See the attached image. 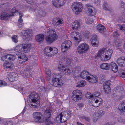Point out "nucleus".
Here are the masks:
<instances>
[{
  "instance_id": "c03bdc74",
  "label": "nucleus",
  "mask_w": 125,
  "mask_h": 125,
  "mask_svg": "<svg viewBox=\"0 0 125 125\" xmlns=\"http://www.w3.org/2000/svg\"><path fill=\"white\" fill-rule=\"evenodd\" d=\"M93 22L92 19L89 17H87L85 19V22L88 24L92 23Z\"/></svg>"
},
{
  "instance_id": "2f4dec72",
  "label": "nucleus",
  "mask_w": 125,
  "mask_h": 125,
  "mask_svg": "<svg viewBox=\"0 0 125 125\" xmlns=\"http://www.w3.org/2000/svg\"><path fill=\"white\" fill-rule=\"evenodd\" d=\"M33 71L31 69H28L27 70L25 71L24 70V72L21 71L20 73L21 75H23L24 73H25V75L28 77H29L30 76H31L32 75V72Z\"/></svg>"
},
{
  "instance_id": "052dcab7",
  "label": "nucleus",
  "mask_w": 125,
  "mask_h": 125,
  "mask_svg": "<svg viewBox=\"0 0 125 125\" xmlns=\"http://www.w3.org/2000/svg\"><path fill=\"white\" fill-rule=\"evenodd\" d=\"M113 35L114 37H117L119 36V34L118 33L117 31H115L113 32Z\"/></svg>"
},
{
  "instance_id": "a19ab883",
  "label": "nucleus",
  "mask_w": 125,
  "mask_h": 125,
  "mask_svg": "<svg viewBox=\"0 0 125 125\" xmlns=\"http://www.w3.org/2000/svg\"><path fill=\"white\" fill-rule=\"evenodd\" d=\"M7 59L10 61H13L15 59V57L14 55L10 54H7Z\"/></svg>"
},
{
  "instance_id": "393cba45",
  "label": "nucleus",
  "mask_w": 125,
  "mask_h": 125,
  "mask_svg": "<svg viewBox=\"0 0 125 125\" xmlns=\"http://www.w3.org/2000/svg\"><path fill=\"white\" fill-rule=\"evenodd\" d=\"M62 115L63 119L62 122H65L67 119L70 118L71 115V113L69 111H65L61 113Z\"/></svg>"
},
{
  "instance_id": "0eeeda50",
  "label": "nucleus",
  "mask_w": 125,
  "mask_h": 125,
  "mask_svg": "<svg viewBox=\"0 0 125 125\" xmlns=\"http://www.w3.org/2000/svg\"><path fill=\"white\" fill-rule=\"evenodd\" d=\"M72 94L71 99L75 102L80 100L82 98L83 94L82 92L79 90L77 89L73 91Z\"/></svg>"
},
{
  "instance_id": "a18cd8bd",
  "label": "nucleus",
  "mask_w": 125,
  "mask_h": 125,
  "mask_svg": "<svg viewBox=\"0 0 125 125\" xmlns=\"http://www.w3.org/2000/svg\"><path fill=\"white\" fill-rule=\"evenodd\" d=\"M72 72L71 70L69 69H65L63 71V73L65 75H68L70 74Z\"/></svg>"
},
{
  "instance_id": "7c9ffc66",
  "label": "nucleus",
  "mask_w": 125,
  "mask_h": 125,
  "mask_svg": "<svg viewBox=\"0 0 125 125\" xmlns=\"http://www.w3.org/2000/svg\"><path fill=\"white\" fill-rule=\"evenodd\" d=\"M63 23V21L61 19L59 18H54L53 19L52 23L55 26L62 24Z\"/></svg>"
},
{
  "instance_id": "f257e3e1",
  "label": "nucleus",
  "mask_w": 125,
  "mask_h": 125,
  "mask_svg": "<svg viewBox=\"0 0 125 125\" xmlns=\"http://www.w3.org/2000/svg\"><path fill=\"white\" fill-rule=\"evenodd\" d=\"M31 48V44L25 43L19 45L15 48H13L11 50L13 52L16 53L17 55H19L18 57L19 62L22 63L28 60L26 55L22 52L28 53L30 51Z\"/></svg>"
},
{
  "instance_id": "3c124183",
  "label": "nucleus",
  "mask_w": 125,
  "mask_h": 125,
  "mask_svg": "<svg viewBox=\"0 0 125 125\" xmlns=\"http://www.w3.org/2000/svg\"><path fill=\"white\" fill-rule=\"evenodd\" d=\"M83 34L85 37L87 38L89 37L91 35L89 31H86L83 32Z\"/></svg>"
},
{
  "instance_id": "de8ad7c7",
  "label": "nucleus",
  "mask_w": 125,
  "mask_h": 125,
  "mask_svg": "<svg viewBox=\"0 0 125 125\" xmlns=\"http://www.w3.org/2000/svg\"><path fill=\"white\" fill-rule=\"evenodd\" d=\"M13 42L17 43L18 42V37L16 35H14L11 38Z\"/></svg>"
},
{
  "instance_id": "bb28decb",
  "label": "nucleus",
  "mask_w": 125,
  "mask_h": 125,
  "mask_svg": "<svg viewBox=\"0 0 125 125\" xmlns=\"http://www.w3.org/2000/svg\"><path fill=\"white\" fill-rule=\"evenodd\" d=\"M52 47L49 46L46 47L44 50V54L48 57L52 56V55L50 52L52 51Z\"/></svg>"
},
{
  "instance_id": "1a4fd4ad",
  "label": "nucleus",
  "mask_w": 125,
  "mask_h": 125,
  "mask_svg": "<svg viewBox=\"0 0 125 125\" xmlns=\"http://www.w3.org/2000/svg\"><path fill=\"white\" fill-rule=\"evenodd\" d=\"M72 45V42L70 41H66L64 42L61 46L62 52H66L70 49Z\"/></svg>"
},
{
  "instance_id": "c9c22d12",
  "label": "nucleus",
  "mask_w": 125,
  "mask_h": 125,
  "mask_svg": "<svg viewBox=\"0 0 125 125\" xmlns=\"http://www.w3.org/2000/svg\"><path fill=\"white\" fill-rule=\"evenodd\" d=\"M44 38L43 34H39L37 35L35 37L36 41L39 42L42 41Z\"/></svg>"
},
{
  "instance_id": "39448f33",
  "label": "nucleus",
  "mask_w": 125,
  "mask_h": 125,
  "mask_svg": "<svg viewBox=\"0 0 125 125\" xmlns=\"http://www.w3.org/2000/svg\"><path fill=\"white\" fill-rule=\"evenodd\" d=\"M71 7L73 12L76 15L79 14L82 12L83 9L82 3L77 1L73 3Z\"/></svg>"
},
{
  "instance_id": "cd10ccee",
  "label": "nucleus",
  "mask_w": 125,
  "mask_h": 125,
  "mask_svg": "<svg viewBox=\"0 0 125 125\" xmlns=\"http://www.w3.org/2000/svg\"><path fill=\"white\" fill-rule=\"evenodd\" d=\"M111 69L114 73H116L118 70V67L116 64L114 62H111L110 64Z\"/></svg>"
},
{
  "instance_id": "c756f323",
  "label": "nucleus",
  "mask_w": 125,
  "mask_h": 125,
  "mask_svg": "<svg viewBox=\"0 0 125 125\" xmlns=\"http://www.w3.org/2000/svg\"><path fill=\"white\" fill-rule=\"evenodd\" d=\"M86 82L85 80H81L78 81L76 83V87H83L86 84Z\"/></svg>"
},
{
  "instance_id": "e433bc0d",
  "label": "nucleus",
  "mask_w": 125,
  "mask_h": 125,
  "mask_svg": "<svg viewBox=\"0 0 125 125\" xmlns=\"http://www.w3.org/2000/svg\"><path fill=\"white\" fill-rule=\"evenodd\" d=\"M121 104L124 106L122 107H119V110L121 113L124 114V113H125V100L122 101L121 103Z\"/></svg>"
},
{
  "instance_id": "f704fd0d",
  "label": "nucleus",
  "mask_w": 125,
  "mask_h": 125,
  "mask_svg": "<svg viewBox=\"0 0 125 125\" xmlns=\"http://www.w3.org/2000/svg\"><path fill=\"white\" fill-rule=\"evenodd\" d=\"M62 114L61 113L58 115L55 119V121L57 123H63L64 122H62L63 119L62 118Z\"/></svg>"
},
{
  "instance_id": "680f3d73",
  "label": "nucleus",
  "mask_w": 125,
  "mask_h": 125,
  "mask_svg": "<svg viewBox=\"0 0 125 125\" xmlns=\"http://www.w3.org/2000/svg\"><path fill=\"white\" fill-rule=\"evenodd\" d=\"M28 3L30 4H33L34 2L33 0H25Z\"/></svg>"
},
{
  "instance_id": "f03ea898",
  "label": "nucleus",
  "mask_w": 125,
  "mask_h": 125,
  "mask_svg": "<svg viewBox=\"0 0 125 125\" xmlns=\"http://www.w3.org/2000/svg\"><path fill=\"white\" fill-rule=\"evenodd\" d=\"M113 52L111 49L105 50L104 48L99 50L95 55V57H100V60L102 61H106L110 59Z\"/></svg>"
},
{
  "instance_id": "f3484780",
  "label": "nucleus",
  "mask_w": 125,
  "mask_h": 125,
  "mask_svg": "<svg viewBox=\"0 0 125 125\" xmlns=\"http://www.w3.org/2000/svg\"><path fill=\"white\" fill-rule=\"evenodd\" d=\"M65 3V0H55L52 1L53 5L57 8H60L63 6Z\"/></svg>"
},
{
  "instance_id": "603ef678",
  "label": "nucleus",
  "mask_w": 125,
  "mask_h": 125,
  "mask_svg": "<svg viewBox=\"0 0 125 125\" xmlns=\"http://www.w3.org/2000/svg\"><path fill=\"white\" fill-rule=\"evenodd\" d=\"M86 97L87 98H90L93 97V95L90 93H88L86 94Z\"/></svg>"
},
{
  "instance_id": "4468645a",
  "label": "nucleus",
  "mask_w": 125,
  "mask_h": 125,
  "mask_svg": "<svg viewBox=\"0 0 125 125\" xmlns=\"http://www.w3.org/2000/svg\"><path fill=\"white\" fill-rule=\"evenodd\" d=\"M85 6L87 9V12L89 16H92L95 15L96 11L93 7L89 4H86Z\"/></svg>"
},
{
  "instance_id": "864d4df0",
  "label": "nucleus",
  "mask_w": 125,
  "mask_h": 125,
  "mask_svg": "<svg viewBox=\"0 0 125 125\" xmlns=\"http://www.w3.org/2000/svg\"><path fill=\"white\" fill-rule=\"evenodd\" d=\"M19 15V19L18 22L19 23H21L23 22V20L21 18L23 16L22 14L20 13H18Z\"/></svg>"
},
{
  "instance_id": "6e6d98bb",
  "label": "nucleus",
  "mask_w": 125,
  "mask_h": 125,
  "mask_svg": "<svg viewBox=\"0 0 125 125\" xmlns=\"http://www.w3.org/2000/svg\"><path fill=\"white\" fill-rule=\"evenodd\" d=\"M6 84V83L4 81L0 80V86H5Z\"/></svg>"
},
{
  "instance_id": "58836bf2",
  "label": "nucleus",
  "mask_w": 125,
  "mask_h": 125,
  "mask_svg": "<svg viewBox=\"0 0 125 125\" xmlns=\"http://www.w3.org/2000/svg\"><path fill=\"white\" fill-rule=\"evenodd\" d=\"M64 60L66 61V63L68 64H70L72 62V59L67 56H64Z\"/></svg>"
},
{
  "instance_id": "20e7f679",
  "label": "nucleus",
  "mask_w": 125,
  "mask_h": 125,
  "mask_svg": "<svg viewBox=\"0 0 125 125\" xmlns=\"http://www.w3.org/2000/svg\"><path fill=\"white\" fill-rule=\"evenodd\" d=\"M46 36L45 40L47 42L51 43L57 40L58 37L57 35L56 34V32L53 30L47 29L45 32Z\"/></svg>"
},
{
  "instance_id": "bf43d9fd",
  "label": "nucleus",
  "mask_w": 125,
  "mask_h": 125,
  "mask_svg": "<svg viewBox=\"0 0 125 125\" xmlns=\"http://www.w3.org/2000/svg\"><path fill=\"white\" fill-rule=\"evenodd\" d=\"M99 117L98 116L96 115V116H94V114L93 115V121L94 122H96L98 120Z\"/></svg>"
},
{
  "instance_id": "37998d69",
  "label": "nucleus",
  "mask_w": 125,
  "mask_h": 125,
  "mask_svg": "<svg viewBox=\"0 0 125 125\" xmlns=\"http://www.w3.org/2000/svg\"><path fill=\"white\" fill-rule=\"evenodd\" d=\"M46 74L48 80H49L50 79L51 76V71L48 69H47L46 71Z\"/></svg>"
},
{
  "instance_id": "7ed1b4c3",
  "label": "nucleus",
  "mask_w": 125,
  "mask_h": 125,
  "mask_svg": "<svg viewBox=\"0 0 125 125\" xmlns=\"http://www.w3.org/2000/svg\"><path fill=\"white\" fill-rule=\"evenodd\" d=\"M18 13V11L16 10L15 7H13L12 9L6 10L0 14V19L1 20H6L10 17L13 16Z\"/></svg>"
},
{
  "instance_id": "79ce46f5",
  "label": "nucleus",
  "mask_w": 125,
  "mask_h": 125,
  "mask_svg": "<svg viewBox=\"0 0 125 125\" xmlns=\"http://www.w3.org/2000/svg\"><path fill=\"white\" fill-rule=\"evenodd\" d=\"M57 68L59 71H61L63 73L64 70L65 69L64 66L60 64L58 65Z\"/></svg>"
},
{
  "instance_id": "49530a36",
  "label": "nucleus",
  "mask_w": 125,
  "mask_h": 125,
  "mask_svg": "<svg viewBox=\"0 0 125 125\" xmlns=\"http://www.w3.org/2000/svg\"><path fill=\"white\" fill-rule=\"evenodd\" d=\"M104 112L102 111H100L98 113H95L94 114V116H95L96 115L98 116L99 117L102 116L104 114Z\"/></svg>"
},
{
  "instance_id": "69168bd1",
  "label": "nucleus",
  "mask_w": 125,
  "mask_h": 125,
  "mask_svg": "<svg viewBox=\"0 0 125 125\" xmlns=\"http://www.w3.org/2000/svg\"><path fill=\"white\" fill-rule=\"evenodd\" d=\"M78 105L80 107H82L83 105V104L82 103L78 104Z\"/></svg>"
},
{
  "instance_id": "2eb2a0df",
  "label": "nucleus",
  "mask_w": 125,
  "mask_h": 125,
  "mask_svg": "<svg viewBox=\"0 0 125 125\" xmlns=\"http://www.w3.org/2000/svg\"><path fill=\"white\" fill-rule=\"evenodd\" d=\"M51 84L54 86H62L63 85V82L59 78L55 77L52 80Z\"/></svg>"
},
{
  "instance_id": "5fc2aeb1",
  "label": "nucleus",
  "mask_w": 125,
  "mask_h": 125,
  "mask_svg": "<svg viewBox=\"0 0 125 125\" xmlns=\"http://www.w3.org/2000/svg\"><path fill=\"white\" fill-rule=\"evenodd\" d=\"M119 29L123 31H125V25H121L119 26Z\"/></svg>"
},
{
  "instance_id": "e2e57ef3",
  "label": "nucleus",
  "mask_w": 125,
  "mask_h": 125,
  "mask_svg": "<svg viewBox=\"0 0 125 125\" xmlns=\"http://www.w3.org/2000/svg\"><path fill=\"white\" fill-rule=\"evenodd\" d=\"M7 54L6 55L3 56L1 58V60L3 61H5L7 59Z\"/></svg>"
},
{
  "instance_id": "774afa93",
  "label": "nucleus",
  "mask_w": 125,
  "mask_h": 125,
  "mask_svg": "<svg viewBox=\"0 0 125 125\" xmlns=\"http://www.w3.org/2000/svg\"><path fill=\"white\" fill-rule=\"evenodd\" d=\"M4 125H12V124L11 122H9L7 124H6Z\"/></svg>"
},
{
  "instance_id": "9d476101",
  "label": "nucleus",
  "mask_w": 125,
  "mask_h": 125,
  "mask_svg": "<svg viewBox=\"0 0 125 125\" xmlns=\"http://www.w3.org/2000/svg\"><path fill=\"white\" fill-rule=\"evenodd\" d=\"M89 49L88 44L85 43L80 44L77 48V51L79 54H82L87 51Z\"/></svg>"
},
{
  "instance_id": "a878e982",
  "label": "nucleus",
  "mask_w": 125,
  "mask_h": 125,
  "mask_svg": "<svg viewBox=\"0 0 125 125\" xmlns=\"http://www.w3.org/2000/svg\"><path fill=\"white\" fill-rule=\"evenodd\" d=\"M13 66V64L9 62H4L3 65V69L6 70L11 69Z\"/></svg>"
},
{
  "instance_id": "f8f14e48",
  "label": "nucleus",
  "mask_w": 125,
  "mask_h": 125,
  "mask_svg": "<svg viewBox=\"0 0 125 125\" xmlns=\"http://www.w3.org/2000/svg\"><path fill=\"white\" fill-rule=\"evenodd\" d=\"M42 113L39 112H35L33 113V116L35 122L40 123H42L45 121L44 119L42 118Z\"/></svg>"
},
{
  "instance_id": "dca6fc26",
  "label": "nucleus",
  "mask_w": 125,
  "mask_h": 125,
  "mask_svg": "<svg viewBox=\"0 0 125 125\" xmlns=\"http://www.w3.org/2000/svg\"><path fill=\"white\" fill-rule=\"evenodd\" d=\"M33 31L31 29H29L26 31H24L21 34L22 38L24 39L32 36L33 33Z\"/></svg>"
},
{
  "instance_id": "13d9d810",
  "label": "nucleus",
  "mask_w": 125,
  "mask_h": 125,
  "mask_svg": "<svg viewBox=\"0 0 125 125\" xmlns=\"http://www.w3.org/2000/svg\"><path fill=\"white\" fill-rule=\"evenodd\" d=\"M100 93L99 92H95L93 95V98L95 97H97L99 96L100 95Z\"/></svg>"
},
{
  "instance_id": "6e6552de",
  "label": "nucleus",
  "mask_w": 125,
  "mask_h": 125,
  "mask_svg": "<svg viewBox=\"0 0 125 125\" xmlns=\"http://www.w3.org/2000/svg\"><path fill=\"white\" fill-rule=\"evenodd\" d=\"M102 102V99L99 97H95L90 100L89 103L90 105L95 107H97L101 105Z\"/></svg>"
},
{
  "instance_id": "473e14b6",
  "label": "nucleus",
  "mask_w": 125,
  "mask_h": 125,
  "mask_svg": "<svg viewBox=\"0 0 125 125\" xmlns=\"http://www.w3.org/2000/svg\"><path fill=\"white\" fill-rule=\"evenodd\" d=\"M100 68L102 69L106 70H108L110 69V64L108 63H103L100 64Z\"/></svg>"
},
{
  "instance_id": "423d86ee",
  "label": "nucleus",
  "mask_w": 125,
  "mask_h": 125,
  "mask_svg": "<svg viewBox=\"0 0 125 125\" xmlns=\"http://www.w3.org/2000/svg\"><path fill=\"white\" fill-rule=\"evenodd\" d=\"M32 103L31 105L35 108L40 103V98L38 94L35 92H32L30 95Z\"/></svg>"
},
{
  "instance_id": "0e129e2a",
  "label": "nucleus",
  "mask_w": 125,
  "mask_h": 125,
  "mask_svg": "<svg viewBox=\"0 0 125 125\" xmlns=\"http://www.w3.org/2000/svg\"><path fill=\"white\" fill-rule=\"evenodd\" d=\"M93 1L96 4L98 5L100 4V1L99 0H97L96 1V0H93Z\"/></svg>"
},
{
  "instance_id": "6ab92c4d",
  "label": "nucleus",
  "mask_w": 125,
  "mask_h": 125,
  "mask_svg": "<svg viewBox=\"0 0 125 125\" xmlns=\"http://www.w3.org/2000/svg\"><path fill=\"white\" fill-rule=\"evenodd\" d=\"M7 75V77L9 80L10 81H14L18 79L17 74L16 73H11L8 74Z\"/></svg>"
},
{
  "instance_id": "b1692460",
  "label": "nucleus",
  "mask_w": 125,
  "mask_h": 125,
  "mask_svg": "<svg viewBox=\"0 0 125 125\" xmlns=\"http://www.w3.org/2000/svg\"><path fill=\"white\" fill-rule=\"evenodd\" d=\"M104 91L106 93L109 94L110 93V88L109 81L105 82L103 85Z\"/></svg>"
},
{
  "instance_id": "9b49d317",
  "label": "nucleus",
  "mask_w": 125,
  "mask_h": 125,
  "mask_svg": "<svg viewBox=\"0 0 125 125\" xmlns=\"http://www.w3.org/2000/svg\"><path fill=\"white\" fill-rule=\"evenodd\" d=\"M70 36L76 43L78 44L81 40V34L77 31H73L71 32Z\"/></svg>"
},
{
  "instance_id": "ddd939ff",
  "label": "nucleus",
  "mask_w": 125,
  "mask_h": 125,
  "mask_svg": "<svg viewBox=\"0 0 125 125\" xmlns=\"http://www.w3.org/2000/svg\"><path fill=\"white\" fill-rule=\"evenodd\" d=\"M51 110L48 109L45 110L44 112V115L45 118L44 122L46 125H49L51 123L49 119L51 115Z\"/></svg>"
},
{
  "instance_id": "09e8293b",
  "label": "nucleus",
  "mask_w": 125,
  "mask_h": 125,
  "mask_svg": "<svg viewBox=\"0 0 125 125\" xmlns=\"http://www.w3.org/2000/svg\"><path fill=\"white\" fill-rule=\"evenodd\" d=\"M119 8L121 9L122 10H124L125 12V4L124 2H122L119 4Z\"/></svg>"
},
{
  "instance_id": "8fccbe9b",
  "label": "nucleus",
  "mask_w": 125,
  "mask_h": 125,
  "mask_svg": "<svg viewBox=\"0 0 125 125\" xmlns=\"http://www.w3.org/2000/svg\"><path fill=\"white\" fill-rule=\"evenodd\" d=\"M52 56L54 54H57L58 52V50L57 49L56 47H52Z\"/></svg>"
},
{
  "instance_id": "4c0bfd02",
  "label": "nucleus",
  "mask_w": 125,
  "mask_h": 125,
  "mask_svg": "<svg viewBox=\"0 0 125 125\" xmlns=\"http://www.w3.org/2000/svg\"><path fill=\"white\" fill-rule=\"evenodd\" d=\"M81 67L79 66H77L73 69L72 72L73 73L77 74L81 71Z\"/></svg>"
},
{
  "instance_id": "5701e85b",
  "label": "nucleus",
  "mask_w": 125,
  "mask_h": 125,
  "mask_svg": "<svg viewBox=\"0 0 125 125\" xmlns=\"http://www.w3.org/2000/svg\"><path fill=\"white\" fill-rule=\"evenodd\" d=\"M90 41L91 45L93 46L97 47L98 46L99 42L97 40V36L96 35H94L92 36L90 39Z\"/></svg>"
},
{
  "instance_id": "aec40b11",
  "label": "nucleus",
  "mask_w": 125,
  "mask_h": 125,
  "mask_svg": "<svg viewBox=\"0 0 125 125\" xmlns=\"http://www.w3.org/2000/svg\"><path fill=\"white\" fill-rule=\"evenodd\" d=\"M122 41L118 38L115 39L114 41L115 44L116 46V49L120 51H122L121 47L122 46Z\"/></svg>"
},
{
  "instance_id": "72a5a7b5",
  "label": "nucleus",
  "mask_w": 125,
  "mask_h": 125,
  "mask_svg": "<svg viewBox=\"0 0 125 125\" xmlns=\"http://www.w3.org/2000/svg\"><path fill=\"white\" fill-rule=\"evenodd\" d=\"M97 30L100 32L103 33L106 30L105 27L101 24L98 25L96 27Z\"/></svg>"
},
{
  "instance_id": "c85d7f7f",
  "label": "nucleus",
  "mask_w": 125,
  "mask_h": 125,
  "mask_svg": "<svg viewBox=\"0 0 125 125\" xmlns=\"http://www.w3.org/2000/svg\"><path fill=\"white\" fill-rule=\"evenodd\" d=\"M80 25V23L79 21L75 20L72 23V28L73 30H77L79 28Z\"/></svg>"
},
{
  "instance_id": "412c9836",
  "label": "nucleus",
  "mask_w": 125,
  "mask_h": 125,
  "mask_svg": "<svg viewBox=\"0 0 125 125\" xmlns=\"http://www.w3.org/2000/svg\"><path fill=\"white\" fill-rule=\"evenodd\" d=\"M116 62L118 66L121 67L125 66V57H120L116 60Z\"/></svg>"
},
{
  "instance_id": "ea45409f",
  "label": "nucleus",
  "mask_w": 125,
  "mask_h": 125,
  "mask_svg": "<svg viewBox=\"0 0 125 125\" xmlns=\"http://www.w3.org/2000/svg\"><path fill=\"white\" fill-rule=\"evenodd\" d=\"M120 76L122 78H125V70L121 69L119 71Z\"/></svg>"
},
{
  "instance_id": "a211bd4d",
  "label": "nucleus",
  "mask_w": 125,
  "mask_h": 125,
  "mask_svg": "<svg viewBox=\"0 0 125 125\" xmlns=\"http://www.w3.org/2000/svg\"><path fill=\"white\" fill-rule=\"evenodd\" d=\"M90 74L89 73L88 71L86 70H84L83 71L79 74H78L77 75L78 77H80L87 81L88 78Z\"/></svg>"
},
{
  "instance_id": "4be33fe9",
  "label": "nucleus",
  "mask_w": 125,
  "mask_h": 125,
  "mask_svg": "<svg viewBox=\"0 0 125 125\" xmlns=\"http://www.w3.org/2000/svg\"><path fill=\"white\" fill-rule=\"evenodd\" d=\"M98 78L97 76L90 74L87 81L89 83H94L98 82Z\"/></svg>"
},
{
  "instance_id": "338daca9",
  "label": "nucleus",
  "mask_w": 125,
  "mask_h": 125,
  "mask_svg": "<svg viewBox=\"0 0 125 125\" xmlns=\"http://www.w3.org/2000/svg\"><path fill=\"white\" fill-rule=\"evenodd\" d=\"M84 118L85 119V120L88 121H89L90 120V119L88 117H84Z\"/></svg>"
},
{
  "instance_id": "4d7b16f0",
  "label": "nucleus",
  "mask_w": 125,
  "mask_h": 125,
  "mask_svg": "<svg viewBox=\"0 0 125 125\" xmlns=\"http://www.w3.org/2000/svg\"><path fill=\"white\" fill-rule=\"evenodd\" d=\"M108 5L107 3H105L103 5L104 9L106 10H109Z\"/></svg>"
}]
</instances>
